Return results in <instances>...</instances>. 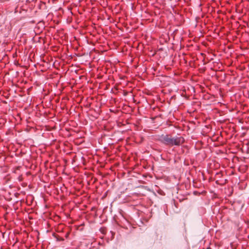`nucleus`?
<instances>
[{"instance_id": "obj_1", "label": "nucleus", "mask_w": 249, "mask_h": 249, "mask_svg": "<svg viewBox=\"0 0 249 249\" xmlns=\"http://www.w3.org/2000/svg\"><path fill=\"white\" fill-rule=\"evenodd\" d=\"M159 140L162 143L171 146H179L185 141L184 138L181 136L172 137L170 135L164 134L160 136Z\"/></svg>"}]
</instances>
